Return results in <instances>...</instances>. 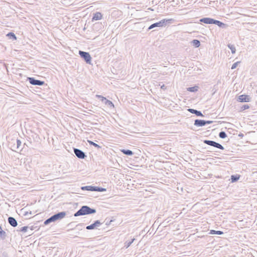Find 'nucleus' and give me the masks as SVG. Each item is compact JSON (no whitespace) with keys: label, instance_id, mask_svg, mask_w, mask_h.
Returning <instances> with one entry per match:
<instances>
[{"label":"nucleus","instance_id":"f257e3e1","mask_svg":"<svg viewBox=\"0 0 257 257\" xmlns=\"http://www.w3.org/2000/svg\"><path fill=\"white\" fill-rule=\"evenodd\" d=\"M96 210L94 208H91L87 205L82 206L74 214L75 217L89 215L96 213Z\"/></svg>","mask_w":257,"mask_h":257},{"label":"nucleus","instance_id":"f03ea898","mask_svg":"<svg viewBox=\"0 0 257 257\" xmlns=\"http://www.w3.org/2000/svg\"><path fill=\"white\" fill-rule=\"evenodd\" d=\"M172 21L171 19H163L161 20L160 21L155 23L154 24H152L150 26V27L148 28V30H151L152 29H154L156 27H165L167 23H170V22Z\"/></svg>","mask_w":257,"mask_h":257},{"label":"nucleus","instance_id":"7ed1b4c3","mask_svg":"<svg viewBox=\"0 0 257 257\" xmlns=\"http://www.w3.org/2000/svg\"><path fill=\"white\" fill-rule=\"evenodd\" d=\"M79 54L87 64H91L92 58L88 52L80 50L79 51Z\"/></svg>","mask_w":257,"mask_h":257},{"label":"nucleus","instance_id":"20e7f679","mask_svg":"<svg viewBox=\"0 0 257 257\" xmlns=\"http://www.w3.org/2000/svg\"><path fill=\"white\" fill-rule=\"evenodd\" d=\"M203 143L205 144L219 149L220 150H224V149L221 144L213 141L205 140L203 141Z\"/></svg>","mask_w":257,"mask_h":257},{"label":"nucleus","instance_id":"39448f33","mask_svg":"<svg viewBox=\"0 0 257 257\" xmlns=\"http://www.w3.org/2000/svg\"><path fill=\"white\" fill-rule=\"evenodd\" d=\"M27 80L31 84L33 85L42 86L45 84L44 81L36 79L34 77H28Z\"/></svg>","mask_w":257,"mask_h":257},{"label":"nucleus","instance_id":"423d86ee","mask_svg":"<svg viewBox=\"0 0 257 257\" xmlns=\"http://www.w3.org/2000/svg\"><path fill=\"white\" fill-rule=\"evenodd\" d=\"M96 97L100 99V100L103 102L105 105H107L110 108H114V106L113 103L110 100L107 99L105 97L100 95H97Z\"/></svg>","mask_w":257,"mask_h":257},{"label":"nucleus","instance_id":"0eeeda50","mask_svg":"<svg viewBox=\"0 0 257 257\" xmlns=\"http://www.w3.org/2000/svg\"><path fill=\"white\" fill-rule=\"evenodd\" d=\"M74 153L76 156L79 159H82L86 157V155H85V153L79 149L74 148Z\"/></svg>","mask_w":257,"mask_h":257},{"label":"nucleus","instance_id":"6e6552de","mask_svg":"<svg viewBox=\"0 0 257 257\" xmlns=\"http://www.w3.org/2000/svg\"><path fill=\"white\" fill-rule=\"evenodd\" d=\"M251 98L248 95L242 94L239 95L237 99L238 102H247L250 101Z\"/></svg>","mask_w":257,"mask_h":257},{"label":"nucleus","instance_id":"1a4fd4ad","mask_svg":"<svg viewBox=\"0 0 257 257\" xmlns=\"http://www.w3.org/2000/svg\"><path fill=\"white\" fill-rule=\"evenodd\" d=\"M66 212L62 211V212H59L57 213H56V214L53 215V216L55 219V221H56L57 220H60L62 219H63V218H64L65 216H66Z\"/></svg>","mask_w":257,"mask_h":257},{"label":"nucleus","instance_id":"9d476101","mask_svg":"<svg viewBox=\"0 0 257 257\" xmlns=\"http://www.w3.org/2000/svg\"><path fill=\"white\" fill-rule=\"evenodd\" d=\"M214 19L210 18H203L200 20V22L206 24H213Z\"/></svg>","mask_w":257,"mask_h":257},{"label":"nucleus","instance_id":"9b49d317","mask_svg":"<svg viewBox=\"0 0 257 257\" xmlns=\"http://www.w3.org/2000/svg\"><path fill=\"white\" fill-rule=\"evenodd\" d=\"M8 221L9 224L13 227H16L18 225L17 221L13 217H8Z\"/></svg>","mask_w":257,"mask_h":257},{"label":"nucleus","instance_id":"f8f14e48","mask_svg":"<svg viewBox=\"0 0 257 257\" xmlns=\"http://www.w3.org/2000/svg\"><path fill=\"white\" fill-rule=\"evenodd\" d=\"M188 111L193 114H195L198 116H204L202 112L199 110H197L193 108H189L188 109Z\"/></svg>","mask_w":257,"mask_h":257},{"label":"nucleus","instance_id":"ddd939ff","mask_svg":"<svg viewBox=\"0 0 257 257\" xmlns=\"http://www.w3.org/2000/svg\"><path fill=\"white\" fill-rule=\"evenodd\" d=\"M102 18V15L100 12H96V13L93 14V16L92 17V21H97L101 20Z\"/></svg>","mask_w":257,"mask_h":257},{"label":"nucleus","instance_id":"4468645a","mask_svg":"<svg viewBox=\"0 0 257 257\" xmlns=\"http://www.w3.org/2000/svg\"><path fill=\"white\" fill-rule=\"evenodd\" d=\"M194 125L196 126H204V125H205V122H204V120L198 119H195L194 121Z\"/></svg>","mask_w":257,"mask_h":257},{"label":"nucleus","instance_id":"2eb2a0df","mask_svg":"<svg viewBox=\"0 0 257 257\" xmlns=\"http://www.w3.org/2000/svg\"><path fill=\"white\" fill-rule=\"evenodd\" d=\"M213 24H215L217 25L219 27L224 28L226 27V24L219 21L218 20H214V23Z\"/></svg>","mask_w":257,"mask_h":257},{"label":"nucleus","instance_id":"dca6fc26","mask_svg":"<svg viewBox=\"0 0 257 257\" xmlns=\"http://www.w3.org/2000/svg\"><path fill=\"white\" fill-rule=\"evenodd\" d=\"M102 224L99 220H97L94 222L93 223L90 224L91 225L92 229H94L97 228V227H99L100 225Z\"/></svg>","mask_w":257,"mask_h":257},{"label":"nucleus","instance_id":"f3484780","mask_svg":"<svg viewBox=\"0 0 257 257\" xmlns=\"http://www.w3.org/2000/svg\"><path fill=\"white\" fill-rule=\"evenodd\" d=\"M81 190H87L90 191H94L95 186H82L81 187Z\"/></svg>","mask_w":257,"mask_h":257},{"label":"nucleus","instance_id":"a211bd4d","mask_svg":"<svg viewBox=\"0 0 257 257\" xmlns=\"http://www.w3.org/2000/svg\"><path fill=\"white\" fill-rule=\"evenodd\" d=\"M55 218H54L53 216L52 215L51 217H50L49 218H48V219H47L44 221V224L45 225H48L52 222H55Z\"/></svg>","mask_w":257,"mask_h":257},{"label":"nucleus","instance_id":"6ab92c4d","mask_svg":"<svg viewBox=\"0 0 257 257\" xmlns=\"http://www.w3.org/2000/svg\"><path fill=\"white\" fill-rule=\"evenodd\" d=\"M121 152L124 155H127V156H132L134 154L133 152L130 150H125L122 149L121 150Z\"/></svg>","mask_w":257,"mask_h":257},{"label":"nucleus","instance_id":"aec40b11","mask_svg":"<svg viewBox=\"0 0 257 257\" xmlns=\"http://www.w3.org/2000/svg\"><path fill=\"white\" fill-rule=\"evenodd\" d=\"M7 36L9 37L10 39L13 40H17V37L15 35V34L13 32H9Z\"/></svg>","mask_w":257,"mask_h":257},{"label":"nucleus","instance_id":"412c9836","mask_svg":"<svg viewBox=\"0 0 257 257\" xmlns=\"http://www.w3.org/2000/svg\"><path fill=\"white\" fill-rule=\"evenodd\" d=\"M191 43L196 48L199 47L200 45V42L198 40H197V39L193 40L191 42Z\"/></svg>","mask_w":257,"mask_h":257},{"label":"nucleus","instance_id":"4be33fe9","mask_svg":"<svg viewBox=\"0 0 257 257\" xmlns=\"http://www.w3.org/2000/svg\"><path fill=\"white\" fill-rule=\"evenodd\" d=\"M135 240V238H133L131 241H126L124 242V247H125V248H127Z\"/></svg>","mask_w":257,"mask_h":257},{"label":"nucleus","instance_id":"5701e85b","mask_svg":"<svg viewBox=\"0 0 257 257\" xmlns=\"http://www.w3.org/2000/svg\"><path fill=\"white\" fill-rule=\"evenodd\" d=\"M6 232L2 229V227L0 226V238L4 239L6 238Z\"/></svg>","mask_w":257,"mask_h":257},{"label":"nucleus","instance_id":"b1692460","mask_svg":"<svg viewBox=\"0 0 257 257\" xmlns=\"http://www.w3.org/2000/svg\"><path fill=\"white\" fill-rule=\"evenodd\" d=\"M198 87L197 86H195L193 87H188L187 88V90L192 92H196L198 90Z\"/></svg>","mask_w":257,"mask_h":257},{"label":"nucleus","instance_id":"393cba45","mask_svg":"<svg viewBox=\"0 0 257 257\" xmlns=\"http://www.w3.org/2000/svg\"><path fill=\"white\" fill-rule=\"evenodd\" d=\"M227 47L230 49L231 53L232 54H234L236 52V49L235 46L231 44H228L227 45Z\"/></svg>","mask_w":257,"mask_h":257},{"label":"nucleus","instance_id":"a878e982","mask_svg":"<svg viewBox=\"0 0 257 257\" xmlns=\"http://www.w3.org/2000/svg\"><path fill=\"white\" fill-rule=\"evenodd\" d=\"M210 233L211 234L221 235V234H223V232L222 231H220V230L216 231L215 230H211L210 231Z\"/></svg>","mask_w":257,"mask_h":257},{"label":"nucleus","instance_id":"bb28decb","mask_svg":"<svg viewBox=\"0 0 257 257\" xmlns=\"http://www.w3.org/2000/svg\"><path fill=\"white\" fill-rule=\"evenodd\" d=\"M240 176L239 175H231V180L232 182H235L238 181L239 179Z\"/></svg>","mask_w":257,"mask_h":257},{"label":"nucleus","instance_id":"cd10ccee","mask_svg":"<svg viewBox=\"0 0 257 257\" xmlns=\"http://www.w3.org/2000/svg\"><path fill=\"white\" fill-rule=\"evenodd\" d=\"M94 191L97 192H104L106 191V189L102 187L95 186Z\"/></svg>","mask_w":257,"mask_h":257},{"label":"nucleus","instance_id":"c85d7f7f","mask_svg":"<svg viewBox=\"0 0 257 257\" xmlns=\"http://www.w3.org/2000/svg\"><path fill=\"white\" fill-rule=\"evenodd\" d=\"M88 142L89 144V145L93 146L94 147H95V148H96L97 149H100L101 148V147L99 146L98 144H96L95 143H94L91 141L88 140Z\"/></svg>","mask_w":257,"mask_h":257},{"label":"nucleus","instance_id":"c756f323","mask_svg":"<svg viewBox=\"0 0 257 257\" xmlns=\"http://www.w3.org/2000/svg\"><path fill=\"white\" fill-rule=\"evenodd\" d=\"M219 137L221 139H225L227 137V135L225 132L221 131L219 133Z\"/></svg>","mask_w":257,"mask_h":257},{"label":"nucleus","instance_id":"7c9ffc66","mask_svg":"<svg viewBox=\"0 0 257 257\" xmlns=\"http://www.w3.org/2000/svg\"><path fill=\"white\" fill-rule=\"evenodd\" d=\"M16 143H17V147L16 148V149L17 150H21V149H21V144H22L21 141L20 140L17 139Z\"/></svg>","mask_w":257,"mask_h":257},{"label":"nucleus","instance_id":"2f4dec72","mask_svg":"<svg viewBox=\"0 0 257 257\" xmlns=\"http://www.w3.org/2000/svg\"><path fill=\"white\" fill-rule=\"evenodd\" d=\"M249 108V106L248 104H244L241 107V110L243 111Z\"/></svg>","mask_w":257,"mask_h":257},{"label":"nucleus","instance_id":"473e14b6","mask_svg":"<svg viewBox=\"0 0 257 257\" xmlns=\"http://www.w3.org/2000/svg\"><path fill=\"white\" fill-rule=\"evenodd\" d=\"M28 228V226H23L20 228V231L21 232H25L27 231Z\"/></svg>","mask_w":257,"mask_h":257},{"label":"nucleus","instance_id":"72a5a7b5","mask_svg":"<svg viewBox=\"0 0 257 257\" xmlns=\"http://www.w3.org/2000/svg\"><path fill=\"white\" fill-rule=\"evenodd\" d=\"M238 63H239V62H237L233 63L231 66V69H235L237 67Z\"/></svg>","mask_w":257,"mask_h":257},{"label":"nucleus","instance_id":"f704fd0d","mask_svg":"<svg viewBox=\"0 0 257 257\" xmlns=\"http://www.w3.org/2000/svg\"><path fill=\"white\" fill-rule=\"evenodd\" d=\"M204 122H205V125L209 124L212 123L213 122V121H212V120H204Z\"/></svg>","mask_w":257,"mask_h":257},{"label":"nucleus","instance_id":"c9c22d12","mask_svg":"<svg viewBox=\"0 0 257 257\" xmlns=\"http://www.w3.org/2000/svg\"><path fill=\"white\" fill-rule=\"evenodd\" d=\"M86 229L87 230H92V227L91 225H88L86 227Z\"/></svg>","mask_w":257,"mask_h":257},{"label":"nucleus","instance_id":"e433bc0d","mask_svg":"<svg viewBox=\"0 0 257 257\" xmlns=\"http://www.w3.org/2000/svg\"><path fill=\"white\" fill-rule=\"evenodd\" d=\"M161 88L163 89V90H165L166 88H167V87L164 85V84H163L161 86Z\"/></svg>","mask_w":257,"mask_h":257},{"label":"nucleus","instance_id":"4c0bfd02","mask_svg":"<svg viewBox=\"0 0 257 257\" xmlns=\"http://www.w3.org/2000/svg\"><path fill=\"white\" fill-rule=\"evenodd\" d=\"M112 220H110V221H106V222H105V224H106V225H109V224H110L111 222H112Z\"/></svg>","mask_w":257,"mask_h":257},{"label":"nucleus","instance_id":"58836bf2","mask_svg":"<svg viewBox=\"0 0 257 257\" xmlns=\"http://www.w3.org/2000/svg\"><path fill=\"white\" fill-rule=\"evenodd\" d=\"M244 136V135L242 133H240L238 134V137L242 138Z\"/></svg>","mask_w":257,"mask_h":257},{"label":"nucleus","instance_id":"ea45409f","mask_svg":"<svg viewBox=\"0 0 257 257\" xmlns=\"http://www.w3.org/2000/svg\"><path fill=\"white\" fill-rule=\"evenodd\" d=\"M24 215H28V212H26L25 213V214H24Z\"/></svg>","mask_w":257,"mask_h":257},{"label":"nucleus","instance_id":"a19ab883","mask_svg":"<svg viewBox=\"0 0 257 257\" xmlns=\"http://www.w3.org/2000/svg\"><path fill=\"white\" fill-rule=\"evenodd\" d=\"M29 213H30V214H32L31 211H30Z\"/></svg>","mask_w":257,"mask_h":257}]
</instances>
